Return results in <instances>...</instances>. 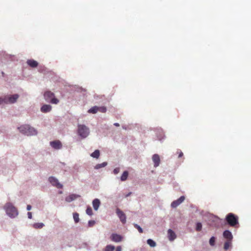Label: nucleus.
I'll return each instance as SVG.
<instances>
[{
	"label": "nucleus",
	"instance_id": "obj_27",
	"mask_svg": "<svg viewBox=\"0 0 251 251\" xmlns=\"http://www.w3.org/2000/svg\"><path fill=\"white\" fill-rule=\"evenodd\" d=\"M115 249V247L112 245H107L104 251H113Z\"/></svg>",
	"mask_w": 251,
	"mask_h": 251
},
{
	"label": "nucleus",
	"instance_id": "obj_40",
	"mask_svg": "<svg viewBox=\"0 0 251 251\" xmlns=\"http://www.w3.org/2000/svg\"><path fill=\"white\" fill-rule=\"evenodd\" d=\"M31 206L30 205H27V210L29 211V210H31Z\"/></svg>",
	"mask_w": 251,
	"mask_h": 251
},
{
	"label": "nucleus",
	"instance_id": "obj_9",
	"mask_svg": "<svg viewBox=\"0 0 251 251\" xmlns=\"http://www.w3.org/2000/svg\"><path fill=\"white\" fill-rule=\"evenodd\" d=\"M185 198L184 196H181L177 200L173 201L171 203V206L173 208H176L179 204H180L185 200Z\"/></svg>",
	"mask_w": 251,
	"mask_h": 251
},
{
	"label": "nucleus",
	"instance_id": "obj_23",
	"mask_svg": "<svg viewBox=\"0 0 251 251\" xmlns=\"http://www.w3.org/2000/svg\"><path fill=\"white\" fill-rule=\"evenodd\" d=\"M98 106H94L88 110V112L90 113L95 114L98 112Z\"/></svg>",
	"mask_w": 251,
	"mask_h": 251
},
{
	"label": "nucleus",
	"instance_id": "obj_32",
	"mask_svg": "<svg viewBox=\"0 0 251 251\" xmlns=\"http://www.w3.org/2000/svg\"><path fill=\"white\" fill-rule=\"evenodd\" d=\"M201 228H202V225L201 223H198L197 224V226H196V230L198 231H200L201 230Z\"/></svg>",
	"mask_w": 251,
	"mask_h": 251
},
{
	"label": "nucleus",
	"instance_id": "obj_22",
	"mask_svg": "<svg viewBox=\"0 0 251 251\" xmlns=\"http://www.w3.org/2000/svg\"><path fill=\"white\" fill-rule=\"evenodd\" d=\"M107 163L106 162H103L101 164H98L95 166V168L96 169H99L101 168L104 167L105 166H106L107 165Z\"/></svg>",
	"mask_w": 251,
	"mask_h": 251
},
{
	"label": "nucleus",
	"instance_id": "obj_4",
	"mask_svg": "<svg viewBox=\"0 0 251 251\" xmlns=\"http://www.w3.org/2000/svg\"><path fill=\"white\" fill-rule=\"evenodd\" d=\"M44 97L45 100L52 104H57L59 100L55 97L54 94L50 91H47L44 93Z\"/></svg>",
	"mask_w": 251,
	"mask_h": 251
},
{
	"label": "nucleus",
	"instance_id": "obj_35",
	"mask_svg": "<svg viewBox=\"0 0 251 251\" xmlns=\"http://www.w3.org/2000/svg\"><path fill=\"white\" fill-rule=\"evenodd\" d=\"M95 223H96V222L95 221H93V220L89 221L88 222V226L90 227H92L93 226H94Z\"/></svg>",
	"mask_w": 251,
	"mask_h": 251
},
{
	"label": "nucleus",
	"instance_id": "obj_21",
	"mask_svg": "<svg viewBox=\"0 0 251 251\" xmlns=\"http://www.w3.org/2000/svg\"><path fill=\"white\" fill-rule=\"evenodd\" d=\"M44 226V225L42 223H35L33 225V227L34 228H42Z\"/></svg>",
	"mask_w": 251,
	"mask_h": 251
},
{
	"label": "nucleus",
	"instance_id": "obj_24",
	"mask_svg": "<svg viewBox=\"0 0 251 251\" xmlns=\"http://www.w3.org/2000/svg\"><path fill=\"white\" fill-rule=\"evenodd\" d=\"M231 244V241L227 240L224 244V249L227 250L229 249Z\"/></svg>",
	"mask_w": 251,
	"mask_h": 251
},
{
	"label": "nucleus",
	"instance_id": "obj_33",
	"mask_svg": "<svg viewBox=\"0 0 251 251\" xmlns=\"http://www.w3.org/2000/svg\"><path fill=\"white\" fill-rule=\"evenodd\" d=\"M215 238L214 237H212L209 240V244L211 246H213L215 245Z\"/></svg>",
	"mask_w": 251,
	"mask_h": 251
},
{
	"label": "nucleus",
	"instance_id": "obj_1",
	"mask_svg": "<svg viewBox=\"0 0 251 251\" xmlns=\"http://www.w3.org/2000/svg\"><path fill=\"white\" fill-rule=\"evenodd\" d=\"M18 129L21 133L27 136L34 135L37 133L36 130L28 125H22Z\"/></svg>",
	"mask_w": 251,
	"mask_h": 251
},
{
	"label": "nucleus",
	"instance_id": "obj_31",
	"mask_svg": "<svg viewBox=\"0 0 251 251\" xmlns=\"http://www.w3.org/2000/svg\"><path fill=\"white\" fill-rule=\"evenodd\" d=\"M133 226H134L135 228H136V229H138V231L140 232V233H143V230L142 229V228L139 226L137 224H133Z\"/></svg>",
	"mask_w": 251,
	"mask_h": 251
},
{
	"label": "nucleus",
	"instance_id": "obj_8",
	"mask_svg": "<svg viewBox=\"0 0 251 251\" xmlns=\"http://www.w3.org/2000/svg\"><path fill=\"white\" fill-rule=\"evenodd\" d=\"M116 213L123 224L126 223V216L125 214L119 208L116 209Z\"/></svg>",
	"mask_w": 251,
	"mask_h": 251
},
{
	"label": "nucleus",
	"instance_id": "obj_14",
	"mask_svg": "<svg viewBox=\"0 0 251 251\" xmlns=\"http://www.w3.org/2000/svg\"><path fill=\"white\" fill-rule=\"evenodd\" d=\"M52 107L49 104H44L41 108V111L43 113L50 112L51 110Z\"/></svg>",
	"mask_w": 251,
	"mask_h": 251
},
{
	"label": "nucleus",
	"instance_id": "obj_28",
	"mask_svg": "<svg viewBox=\"0 0 251 251\" xmlns=\"http://www.w3.org/2000/svg\"><path fill=\"white\" fill-rule=\"evenodd\" d=\"M86 212L88 215L92 216L93 215V211L92 208L90 206H88L86 209Z\"/></svg>",
	"mask_w": 251,
	"mask_h": 251
},
{
	"label": "nucleus",
	"instance_id": "obj_16",
	"mask_svg": "<svg viewBox=\"0 0 251 251\" xmlns=\"http://www.w3.org/2000/svg\"><path fill=\"white\" fill-rule=\"evenodd\" d=\"M165 138L164 132L161 128L158 129V140L161 141Z\"/></svg>",
	"mask_w": 251,
	"mask_h": 251
},
{
	"label": "nucleus",
	"instance_id": "obj_39",
	"mask_svg": "<svg viewBox=\"0 0 251 251\" xmlns=\"http://www.w3.org/2000/svg\"><path fill=\"white\" fill-rule=\"evenodd\" d=\"M121 250H122V248H121V246H118L116 248V251H121Z\"/></svg>",
	"mask_w": 251,
	"mask_h": 251
},
{
	"label": "nucleus",
	"instance_id": "obj_10",
	"mask_svg": "<svg viewBox=\"0 0 251 251\" xmlns=\"http://www.w3.org/2000/svg\"><path fill=\"white\" fill-rule=\"evenodd\" d=\"M50 145L54 149H60L62 147V144L59 140L50 142Z\"/></svg>",
	"mask_w": 251,
	"mask_h": 251
},
{
	"label": "nucleus",
	"instance_id": "obj_13",
	"mask_svg": "<svg viewBox=\"0 0 251 251\" xmlns=\"http://www.w3.org/2000/svg\"><path fill=\"white\" fill-rule=\"evenodd\" d=\"M223 236L228 241H232L233 238V236L231 232L228 230H226L224 232Z\"/></svg>",
	"mask_w": 251,
	"mask_h": 251
},
{
	"label": "nucleus",
	"instance_id": "obj_18",
	"mask_svg": "<svg viewBox=\"0 0 251 251\" xmlns=\"http://www.w3.org/2000/svg\"><path fill=\"white\" fill-rule=\"evenodd\" d=\"M92 203H93V206L94 209L95 210H97L100 206V202L99 199H95L93 201Z\"/></svg>",
	"mask_w": 251,
	"mask_h": 251
},
{
	"label": "nucleus",
	"instance_id": "obj_17",
	"mask_svg": "<svg viewBox=\"0 0 251 251\" xmlns=\"http://www.w3.org/2000/svg\"><path fill=\"white\" fill-rule=\"evenodd\" d=\"M28 65H29L31 68H36L38 66V63L33 59H29L26 62Z\"/></svg>",
	"mask_w": 251,
	"mask_h": 251
},
{
	"label": "nucleus",
	"instance_id": "obj_20",
	"mask_svg": "<svg viewBox=\"0 0 251 251\" xmlns=\"http://www.w3.org/2000/svg\"><path fill=\"white\" fill-rule=\"evenodd\" d=\"M100 154L99 150H96L91 154V156L94 158H98L100 156Z\"/></svg>",
	"mask_w": 251,
	"mask_h": 251
},
{
	"label": "nucleus",
	"instance_id": "obj_6",
	"mask_svg": "<svg viewBox=\"0 0 251 251\" xmlns=\"http://www.w3.org/2000/svg\"><path fill=\"white\" fill-rule=\"evenodd\" d=\"M49 180L52 186L58 189L62 188L63 185L59 182L58 179L55 177L50 176L49 178Z\"/></svg>",
	"mask_w": 251,
	"mask_h": 251
},
{
	"label": "nucleus",
	"instance_id": "obj_29",
	"mask_svg": "<svg viewBox=\"0 0 251 251\" xmlns=\"http://www.w3.org/2000/svg\"><path fill=\"white\" fill-rule=\"evenodd\" d=\"M98 112L99 111L102 113H105L106 111V108L105 106H98Z\"/></svg>",
	"mask_w": 251,
	"mask_h": 251
},
{
	"label": "nucleus",
	"instance_id": "obj_26",
	"mask_svg": "<svg viewBox=\"0 0 251 251\" xmlns=\"http://www.w3.org/2000/svg\"><path fill=\"white\" fill-rule=\"evenodd\" d=\"M73 218L75 223H78L79 221V214L77 213H74L73 214Z\"/></svg>",
	"mask_w": 251,
	"mask_h": 251
},
{
	"label": "nucleus",
	"instance_id": "obj_25",
	"mask_svg": "<svg viewBox=\"0 0 251 251\" xmlns=\"http://www.w3.org/2000/svg\"><path fill=\"white\" fill-rule=\"evenodd\" d=\"M147 243L151 247H154L156 246V243L151 239H148L147 240Z\"/></svg>",
	"mask_w": 251,
	"mask_h": 251
},
{
	"label": "nucleus",
	"instance_id": "obj_2",
	"mask_svg": "<svg viewBox=\"0 0 251 251\" xmlns=\"http://www.w3.org/2000/svg\"><path fill=\"white\" fill-rule=\"evenodd\" d=\"M4 208L6 214L11 218H15L18 215L17 208L10 202L6 203Z\"/></svg>",
	"mask_w": 251,
	"mask_h": 251
},
{
	"label": "nucleus",
	"instance_id": "obj_34",
	"mask_svg": "<svg viewBox=\"0 0 251 251\" xmlns=\"http://www.w3.org/2000/svg\"><path fill=\"white\" fill-rule=\"evenodd\" d=\"M152 160L154 163V166H157V154H155L152 156Z\"/></svg>",
	"mask_w": 251,
	"mask_h": 251
},
{
	"label": "nucleus",
	"instance_id": "obj_11",
	"mask_svg": "<svg viewBox=\"0 0 251 251\" xmlns=\"http://www.w3.org/2000/svg\"><path fill=\"white\" fill-rule=\"evenodd\" d=\"M80 197L78 195L72 194L66 197L65 200L66 201L70 202Z\"/></svg>",
	"mask_w": 251,
	"mask_h": 251
},
{
	"label": "nucleus",
	"instance_id": "obj_3",
	"mask_svg": "<svg viewBox=\"0 0 251 251\" xmlns=\"http://www.w3.org/2000/svg\"><path fill=\"white\" fill-rule=\"evenodd\" d=\"M226 220L232 227H236L239 224L238 217L232 213H229L226 216Z\"/></svg>",
	"mask_w": 251,
	"mask_h": 251
},
{
	"label": "nucleus",
	"instance_id": "obj_42",
	"mask_svg": "<svg viewBox=\"0 0 251 251\" xmlns=\"http://www.w3.org/2000/svg\"><path fill=\"white\" fill-rule=\"evenodd\" d=\"M131 194V193L129 192V193H128L126 195V197H127L129 196Z\"/></svg>",
	"mask_w": 251,
	"mask_h": 251
},
{
	"label": "nucleus",
	"instance_id": "obj_5",
	"mask_svg": "<svg viewBox=\"0 0 251 251\" xmlns=\"http://www.w3.org/2000/svg\"><path fill=\"white\" fill-rule=\"evenodd\" d=\"M77 133L82 138H85L87 137L89 134V129L84 125H78Z\"/></svg>",
	"mask_w": 251,
	"mask_h": 251
},
{
	"label": "nucleus",
	"instance_id": "obj_19",
	"mask_svg": "<svg viewBox=\"0 0 251 251\" xmlns=\"http://www.w3.org/2000/svg\"><path fill=\"white\" fill-rule=\"evenodd\" d=\"M128 176V173L127 171H126L124 172L122 175L121 176V180L122 181H125L127 179Z\"/></svg>",
	"mask_w": 251,
	"mask_h": 251
},
{
	"label": "nucleus",
	"instance_id": "obj_41",
	"mask_svg": "<svg viewBox=\"0 0 251 251\" xmlns=\"http://www.w3.org/2000/svg\"><path fill=\"white\" fill-rule=\"evenodd\" d=\"M114 125L116 126H120V125L119 123H114Z\"/></svg>",
	"mask_w": 251,
	"mask_h": 251
},
{
	"label": "nucleus",
	"instance_id": "obj_43",
	"mask_svg": "<svg viewBox=\"0 0 251 251\" xmlns=\"http://www.w3.org/2000/svg\"><path fill=\"white\" fill-rule=\"evenodd\" d=\"M157 161H158V166L159 165V161H160V159H159V156H158V160H157Z\"/></svg>",
	"mask_w": 251,
	"mask_h": 251
},
{
	"label": "nucleus",
	"instance_id": "obj_36",
	"mask_svg": "<svg viewBox=\"0 0 251 251\" xmlns=\"http://www.w3.org/2000/svg\"><path fill=\"white\" fill-rule=\"evenodd\" d=\"M120 172V168H116L113 170V173L115 175L118 174Z\"/></svg>",
	"mask_w": 251,
	"mask_h": 251
},
{
	"label": "nucleus",
	"instance_id": "obj_30",
	"mask_svg": "<svg viewBox=\"0 0 251 251\" xmlns=\"http://www.w3.org/2000/svg\"><path fill=\"white\" fill-rule=\"evenodd\" d=\"M5 96L3 97H0V105L3 103L7 104Z\"/></svg>",
	"mask_w": 251,
	"mask_h": 251
},
{
	"label": "nucleus",
	"instance_id": "obj_15",
	"mask_svg": "<svg viewBox=\"0 0 251 251\" xmlns=\"http://www.w3.org/2000/svg\"><path fill=\"white\" fill-rule=\"evenodd\" d=\"M168 236L169 240L171 241L174 240L176 238L175 233L170 229L168 230Z\"/></svg>",
	"mask_w": 251,
	"mask_h": 251
},
{
	"label": "nucleus",
	"instance_id": "obj_38",
	"mask_svg": "<svg viewBox=\"0 0 251 251\" xmlns=\"http://www.w3.org/2000/svg\"><path fill=\"white\" fill-rule=\"evenodd\" d=\"M27 216H28V218L29 219H31L32 218V213H31V212H28L27 213Z\"/></svg>",
	"mask_w": 251,
	"mask_h": 251
},
{
	"label": "nucleus",
	"instance_id": "obj_37",
	"mask_svg": "<svg viewBox=\"0 0 251 251\" xmlns=\"http://www.w3.org/2000/svg\"><path fill=\"white\" fill-rule=\"evenodd\" d=\"M177 153L178 154V158L181 157L183 155V152L180 150H177Z\"/></svg>",
	"mask_w": 251,
	"mask_h": 251
},
{
	"label": "nucleus",
	"instance_id": "obj_12",
	"mask_svg": "<svg viewBox=\"0 0 251 251\" xmlns=\"http://www.w3.org/2000/svg\"><path fill=\"white\" fill-rule=\"evenodd\" d=\"M111 239L115 242H119L122 241V237L117 234L113 233L111 235Z\"/></svg>",
	"mask_w": 251,
	"mask_h": 251
},
{
	"label": "nucleus",
	"instance_id": "obj_7",
	"mask_svg": "<svg viewBox=\"0 0 251 251\" xmlns=\"http://www.w3.org/2000/svg\"><path fill=\"white\" fill-rule=\"evenodd\" d=\"M6 99H7V104L8 103H15L17 99L19 98V96L18 94H14L12 96L6 95Z\"/></svg>",
	"mask_w": 251,
	"mask_h": 251
}]
</instances>
